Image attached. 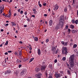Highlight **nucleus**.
Segmentation results:
<instances>
[{
	"instance_id": "obj_25",
	"label": "nucleus",
	"mask_w": 78,
	"mask_h": 78,
	"mask_svg": "<svg viewBox=\"0 0 78 78\" xmlns=\"http://www.w3.org/2000/svg\"><path fill=\"white\" fill-rule=\"evenodd\" d=\"M45 75H46V78L48 77V73H47V72H46L45 73Z\"/></svg>"
},
{
	"instance_id": "obj_47",
	"label": "nucleus",
	"mask_w": 78,
	"mask_h": 78,
	"mask_svg": "<svg viewBox=\"0 0 78 78\" xmlns=\"http://www.w3.org/2000/svg\"><path fill=\"white\" fill-rule=\"evenodd\" d=\"M68 27H69V26H68V25H66V30L67 29V28H68Z\"/></svg>"
},
{
	"instance_id": "obj_52",
	"label": "nucleus",
	"mask_w": 78,
	"mask_h": 78,
	"mask_svg": "<svg viewBox=\"0 0 78 78\" xmlns=\"http://www.w3.org/2000/svg\"><path fill=\"white\" fill-rule=\"evenodd\" d=\"M57 60H56V59L54 61V62H55V63H56V62H57Z\"/></svg>"
},
{
	"instance_id": "obj_55",
	"label": "nucleus",
	"mask_w": 78,
	"mask_h": 78,
	"mask_svg": "<svg viewBox=\"0 0 78 78\" xmlns=\"http://www.w3.org/2000/svg\"><path fill=\"white\" fill-rule=\"evenodd\" d=\"M44 16H45V17H47V14H44Z\"/></svg>"
},
{
	"instance_id": "obj_46",
	"label": "nucleus",
	"mask_w": 78,
	"mask_h": 78,
	"mask_svg": "<svg viewBox=\"0 0 78 78\" xmlns=\"http://www.w3.org/2000/svg\"><path fill=\"white\" fill-rule=\"evenodd\" d=\"M37 13V11H36L34 12V13L35 14H36Z\"/></svg>"
},
{
	"instance_id": "obj_11",
	"label": "nucleus",
	"mask_w": 78,
	"mask_h": 78,
	"mask_svg": "<svg viewBox=\"0 0 78 78\" xmlns=\"http://www.w3.org/2000/svg\"><path fill=\"white\" fill-rule=\"evenodd\" d=\"M67 73L68 74V75H71V72H70V71L69 69H67Z\"/></svg>"
},
{
	"instance_id": "obj_19",
	"label": "nucleus",
	"mask_w": 78,
	"mask_h": 78,
	"mask_svg": "<svg viewBox=\"0 0 78 78\" xmlns=\"http://www.w3.org/2000/svg\"><path fill=\"white\" fill-rule=\"evenodd\" d=\"M9 14L8 15V17H11V10H9Z\"/></svg>"
},
{
	"instance_id": "obj_39",
	"label": "nucleus",
	"mask_w": 78,
	"mask_h": 78,
	"mask_svg": "<svg viewBox=\"0 0 78 78\" xmlns=\"http://www.w3.org/2000/svg\"><path fill=\"white\" fill-rule=\"evenodd\" d=\"M49 41V40L47 39L46 40V43H47V42H48Z\"/></svg>"
},
{
	"instance_id": "obj_5",
	"label": "nucleus",
	"mask_w": 78,
	"mask_h": 78,
	"mask_svg": "<svg viewBox=\"0 0 78 78\" xmlns=\"http://www.w3.org/2000/svg\"><path fill=\"white\" fill-rule=\"evenodd\" d=\"M55 76L56 78H60L61 77V74L59 73H55Z\"/></svg>"
},
{
	"instance_id": "obj_61",
	"label": "nucleus",
	"mask_w": 78,
	"mask_h": 78,
	"mask_svg": "<svg viewBox=\"0 0 78 78\" xmlns=\"http://www.w3.org/2000/svg\"><path fill=\"white\" fill-rule=\"evenodd\" d=\"M5 55H8V52H6L5 53Z\"/></svg>"
},
{
	"instance_id": "obj_38",
	"label": "nucleus",
	"mask_w": 78,
	"mask_h": 78,
	"mask_svg": "<svg viewBox=\"0 0 78 78\" xmlns=\"http://www.w3.org/2000/svg\"><path fill=\"white\" fill-rule=\"evenodd\" d=\"M16 62H17V63H18V62L19 63V59H17V60Z\"/></svg>"
},
{
	"instance_id": "obj_13",
	"label": "nucleus",
	"mask_w": 78,
	"mask_h": 78,
	"mask_svg": "<svg viewBox=\"0 0 78 78\" xmlns=\"http://www.w3.org/2000/svg\"><path fill=\"white\" fill-rule=\"evenodd\" d=\"M37 52L38 53V55H40L41 53V50H40V49H38Z\"/></svg>"
},
{
	"instance_id": "obj_18",
	"label": "nucleus",
	"mask_w": 78,
	"mask_h": 78,
	"mask_svg": "<svg viewBox=\"0 0 78 78\" xmlns=\"http://www.w3.org/2000/svg\"><path fill=\"white\" fill-rule=\"evenodd\" d=\"M70 27L72 29H73L74 28V25H70Z\"/></svg>"
},
{
	"instance_id": "obj_30",
	"label": "nucleus",
	"mask_w": 78,
	"mask_h": 78,
	"mask_svg": "<svg viewBox=\"0 0 78 78\" xmlns=\"http://www.w3.org/2000/svg\"><path fill=\"white\" fill-rule=\"evenodd\" d=\"M71 22H72V23H75V20L73 19V20H72Z\"/></svg>"
},
{
	"instance_id": "obj_57",
	"label": "nucleus",
	"mask_w": 78,
	"mask_h": 78,
	"mask_svg": "<svg viewBox=\"0 0 78 78\" xmlns=\"http://www.w3.org/2000/svg\"><path fill=\"white\" fill-rule=\"evenodd\" d=\"M31 16H32V17H34H34H35V16H34V15H32Z\"/></svg>"
},
{
	"instance_id": "obj_48",
	"label": "nucleus",
	"mask_w": 78,
	"mask_h": 78,
	"mask_svg": "<svg viewBox=\"0 0 78 78\" xmlns=\"http://www.w3.org/2000/svg\"><path fill=\"white\" fill-rule=\"evenodd\" d=\"M5 16V17H8V14L6 15Z\"/></svg>"
},
{
	"instance_id": "obj_59",
	"label": "nucleus",
	"mask_w": 78,
	"mask_h": 78,
	"mask_svg": "<svg viewBox=\"0 0 78 78\" xmlns=\"http://www.w3.org/2000/svg\"><path fill=\"white\" fill-rule=\"evenodd\" d=\"M44 6H46V3H44L43 4Z\"/></svg>"
},
{
	"instance_id": "obj_37",
	"label": "nucleus",
	"mask_w": 78,
	"mask_h": 78,
	"mask_svg": "<svg viewBox=\"0 0 78 78\" xmlns=\"http://www.w3.org/2000/svg\"><path fill=\"white\" fill-rule=\"evenodd\" d=\"M68 31L69 32V33H70L71 31V30H70V29H68Z\"/></svg>"
},
{
	"instance_id": "obj_26",
	"label": "nucleus",
	"mask_w": 78,
	"mask_h": 78,
	"mask_svg": "<svg viewBox=\"0 0 78 78\" xmlns=\"http://www.w3.org/2000/svg\"><path fill=\"white\" fill-rule=\"evenodd\" d=\"M34 59V58H32L30 59V60L29 61V62H32V61H33V60Z\"/></svg>"
},
{
	"instance_id": "obj_41",
	"label": "nucleus",
	"mask_w": 78,
	"mask_h": 78,
	"mask_svg": "<svg viewBox=\"0 0 78 78\" xmlns=\"http://www.w3.org/2000/svg\"><path fill=\"white\" fill-rule=\"evenodd\" d=\"M61 43V44H62V45H64V44H65V43H64V41H62Z\"/></svg>"
},
{
	"instance_id": "obj_43",
	"label": "nucleus",
	"mask_w": 78,
	"mask_h": 78,
	"mask_svg": "<svg viewBox=\"0 0 78 78\" xmlns=\"http://www.w3.org/2000/svg\"><path fill=\"white\" fill-rule=\"evenodd\" d=\"M59 50L58 49L57 51H55V54H56L57 53H58V51Z\"/></svg>"
},
{
	"instance_id": "obj_33",
	"label": "nucleus",
	"mask_w": 78,
	"mask_h": 78,
	"mask_svg": "<svg viewBox=\"0 0 78 78\" xmlns=\"http://www.w3.org/2000/svg\"><path fill=\"white\" fill-rule=\"evenodd\" d=\"M8 44V41H6L5 43V45H7Z\"/></svg>"
},
{
	"instance_id": "obj_1",
	"label": "nucleus",
	"mask_w": 78,
	"mask_h": 78,
	"mask_svg": "<svg viewBox=\"0 0 78 78\" xmlns=\"http://www.w3.org/2000/svg\"><path fill=\"white\" fill-rule=\"evenodd\" d=\"M62 54L63 55H67V53H68V50H67V48L66 47H63L62 49Z\"/></svg>"
},
{
	"instance_id": "obj_63",
	"label": "nucleus",
	"mask_w": 78,
	"mask_h": 78,
	"mask_svg": "<svg viewBox=\"0 0 78 78\" xmlns=\"http://www.w3.org/2000/svg\"><path fill=\"white\" fill-rule=\"evenodd\" d=\"M19 43H20V44H22V42L20 41Z\"/></svg>"
},
{
	"instance_id": "obj_62",
	"label": "nucleus",
	"mask_w": 78,
	"mask_h": 78,
	"mask_svg": "<svg viewBox=\"0 0 78 78\" xmlns=\"http://www.w3.org/2000/svg\"><path fill=\"white\" fill-rule=\"evenodd\" d=\"M33 11H34V12L36 11V9H33Z\"/></svg>"
},
{
	"instance_id": "obj_3",
	"label": "nucleus",
	"mask_w": 78,
	"mask_h": 78,
	"mask_svg": "<svg viewBox=\"0 0 78 78\" xmlns=\"http://www.w3.org/2000/svg\"><path fill=\"white\" fill-rule=\"evenodd\" d=\"M35 76L37 78H41V76H42V74L41 73H38V74L35 75Z\"/></svg>"
},
{
	"instance_id": "obj_23",
	"label": "nucleus",
	"mask_w": 78,
	"mask_h": 78,
	"mask_svg": "<svg viewBox=\"0 0 78 78\" xmlns=\"http://www.w3.org/2000/svg\"><path fill=\"white\" fill-rule=\"evenodd\" d=\"M76 47H77V45H76V44H74L73 45V48H76Z\"/></svg>"
},
{
	"instance_id": "obj_60",
	"label": "nucleus",
	"mask_w": 78,
	"mask_h": 78,
	"mask_svg": "<svg viewBox=\"0 0 78 78\" xmlns=\"http://www.w3.org/2000/svg\"><path fill=\"white\" fill-rule=\"evenodd\" d=\"M27 21H30V19L29 18H28L27 19Z\"/></svg>"
},
{
	"instance_id": "obj_28",
	"label": "nucleus",
	"mask_w": 78,
	"mask_h": 78,
	"mask_svg": "<svg viewBox=\"0 0 78 78\" xmlns=\"http://www.w3.org/2000/svg\"><path fill=\"white\" fill-rule=\"evenodd\" d=\"M78 20H75V23L77 25V24H78Z\"/></svg>"
},
{
	"instance_id": "obj_17",
	"label": "nucleus",
	"mask_w": 78,
	"mask_h": 78,
	"mask_svg": "<svg viewBox=\"0 0 78 78\" xmlns=\"http://www.w3.org/2000/svg\"><path fill=\"white\" fill-rule=\"evenodd\" d=\"M11 23H12L11 25L12 27L14 26H16V24L15 23H13V22H11Z\"/></svg>"
},
{
	"instance_id": "obj_51",
	"label": "nucleus",
	"mask_w": 78,
	"mask_h": 78,
	"mask_svg": "<svg viewBox=\"0 0 78 78\" xmlns=\"http://www.w3.org/2000/svg\"><path fill=\"white\" fill-rule=\"evenodd\" d=\"M18 12H20V9H19L18 10Z\"/></svg>"
},
{
	"instance_id": "obj_16",
	"label": "nucleus",
	"mask_w": 78,
	"mask_h": 78,
	"mask_svg": "<svg viewBox=\"0 0 78 78\" xmlns=\"http://www.w3.org/2000/svg\"><path fill=\"white\" fill-rule=\"evenodd\" d=\"M55 10H57V9H58L59 7L58 6V5H56L55 6Z\"/></svg>"
},
{
	"instance_id": "obj_54",
	"label": "nucleus",
	"mask_w": 78,
	"mask_h": 78,
	"mask_svg": "<svg viewBox=\"0 0 78 78\" xmlns=\"http://www.w3.org/2000/svg\"><path fill=\"white\" fill-rule=\"evenodd\" d=\"M48 78H52V76H49V77Z\"/></svg>"
},
{
	"instance_id": "obj_64",
	"label": "nucleus",
	"mask_w": 78,
	"mask_h": 78,
	"mask_svg": "<svg viewBox=\"0 0 78 78\" xmlns=\"http://www.w3.org/2000/svg\"><path fill=\"white\" fill-rule=\"evenodd\" d=\"M77 15L78 16V10L77 11Z\"/></svg>"
},
{
	"instance_id": "obj_45",
	"label": "nucleus",
	"mask_w": 78,
	"mask_h": 78,
	"mask_svg": "<svg viewBox=\"0 0 78 78\" xmlns=\"http://www.w3.org/2000/svg\"><path fill=\"white\" fill-rule=\"evenodd\" d=\"M18 67L19 68H20V67H22V65L21 64L19 65V66H18Z\"/></svg>"
},
{
	"instance_id": "obj_44",
	"label": "nucleus",
	"mask_w": 78,
	"mask_h": 78,
	"mask_svg": "<svg viewBox=\"0 0 78 78\" xmlns=\"http://www.w3.org/2000/svg\"><path fill=\"white\" fill-rule=\"evenodd\" d=\"M23 12L22 10L21 11L20 13L21 14H23Z\"/></svg>"
},
{
	"instance_id": "obj_35",
	"label": "nucleus",
	"mask_w": 78,
	"mask_h": 78,
	"mask_svg": "<svg viewBox=\"0 0 78 78\" xmlns=\"http://www.w3.org/2000/svg\"><path fill=\"white\" fill-rule=\"evenodd\" d=\"M60 74H61V75L63 74V71H60Z\"/></svg>"
},
{
	"instance_id": "obj_6",
	"label": "nucleus",
	"mask_w": 78,
	"mask_h": 78,
	"mask_svg": "<svg viewBox=\"0 0 78 78\" xmlns=\"http://www.w3.org/2000/svg\"><path fill=\"white\" fill-rule=\"evenodd\" d=\"M64 16H60V22H64Z\"/></svg>"
},
{
	"instance_id": "obj_15",
	"label": "nucleus",
	"mask_w": 78,
	"mask_h": 78,
	"mask_svg": "<svg viewBox=\"0 0 78 78\" xmlns=\"http://www.w3.org/2000/svg\"><path fill=\"white\" fill-rule=\"evenodd\" d=\"M40 70V68H37V67L36 68V71L37 72H38Z\"/></svg>"
},
{
	"instance_id": "obj_24",
	"label": "nucleus",
	"mask_w": 78,
	"mask_h": 78,
	"mask_svg": "<svg viewBox=\"0 0 78 78\" xmlns=\"http://www.w3.org/2000/svg\"><path fill=\"white\" fill-rule=\"evenodd\" d=\"M3 9H1L0 10V14H2L3 12Z\"/></svg>"
},
{
	"instance_id": "obj_10",
	"label": "nucleus",
	"mask_w": 78,
	"mask_h": 78,
	"mask_svg": "<svg viewBox=\"0 0 78 78\" xmlns=\"http://www.w3.org/2000/svg\"><path fill=\"white\" fill-rule=\"evenodd\" d=\"M45 69V66H41V70H44Z\"/></svg>"
},
{
	"instance_id": "obj_2",
	"label": "nucleus",
	"mask_w": 78,
	"mask_h": 78,
	"mask_svg": "<svg viewBox=\"0 0 78 78\" xmlns=\"http://www.w3.org/2000/svg\"><path fill=\"white\" fill-rule=\"evenodd\" d=\"M74 57H75V55H71L69 59V62H73Z\"/></svg>"
},
{
	"instance_id": "obj_20",
	"label": "nucleus",
	"mask_w": 78,
	"mask_h": 78,
	"mask_svg": "<svg viewBox=\"0 0 78 78\" xmlns=\"http://www.w3.org/2000/svg\"><path fill=\"white\" fill-rule=\"evenodd\" d=\"M34 40L35 41H38V38H37V37H35L34 38Z\"/></svg>"
},
{
	"instance_id": "obj_27",
	"label": "nucleus",
	"mask_w": 78,
	"mask_h": 78,
	"mask_svg": "<svg viewBox=\"0 0 78 78\" xmlns=\"http://www.w3.org/2000/svg\"><path fill=\"white\" fill-rule=\"evenodd\" d=\"M66 65L68 67V68H69V64H68V63L66 62Z\"/></svg>"
},
{
	"instance_id": "obj_21",
	"label": "nucleus",
	"mask_w": 78,
	"mask_h": 78,
	"mask_svg": "<svg viewBox=\"0 0 78 78\" xmlns=\"http://www.w3.org/2000/svg\"><path fill=\"white\" fill-rule=\"evenodd\" d=\"M22 51H21L19 52V54L20 56H21V55H22Z\"/></svg>"
},
{
	"instance_id": "obj_36",
	"label": "nucleus",
	"mask_w": 78,
	"mask_h": 78,
	"mask_svg": "<svg viewBox=\"0 0 78 78\" xmlns=\"http://www.w3.org/2000/svg\"><path fill=\"white\" fill-rule=\"evenodd\" d=\"M64 11L65 12H67V8H65Z\"/></svg>"
},
{
	"instance_id": "obj_22",
	"label": "nucleus",
	"mask_w": 78,
	"mask_h": 78,
	"mask_svg": "<svg viewBox=\"0 0 78 78\" xmlns=\"http://www.w3.org/2000/svg\"><path fill=\"white\" fill-rule=\"evenodd\" d=\"M75 31H76L75 30H72V33H73V34H74V33H75Z\"/></svg>"
},
{
	"instance_id": "obj_58",
	"label": "nucleus",
	"mask_w": 78,
	"mask_h": 78,
	"mask_svg": "<svg viewBox=\"0 0 78 78\" xmlns=\"http://www.w3.org/2000/svg\"><path fill=\"white\" fill-rule=\"evenodd\" d=\"M11 51H8V53H11Z\"/></svg>"
},
{
	"instance_id": "obj_9",
	"label": "nucleus",
	"mask_w": 78,
	"mask_h": 78,
	"mask_svg": "<svg viewBox=\"0 0 78 78\" xmlns=\"http://www.w3.org/2000/svg\"><path fill=\"white\" fill-rule=\"evenodd\" d=\"M70 62V66L71 68L73 69V67H74V63L73 62Z\"/></svg>"
},
{
	"instance_id": "obj_50",
	"label": "nucleus",
	"mask_w": 78,
	"mask_h": 78,
	"mask_svg": "<svg viewBox=\"0 0 78 78\" xmlns=\"http://www.w3.org/2000/svg\"><path fill=\"white\" fill-rule=\"evenodd\" d=\"M25 14L26 15V16H27V12H25Z\"/></svg>"
},
{
	"instance_id": "obj_29",
	"label": "nucleus",
	"mask_w": 78,
	"mask_h": 78,
	"mask_svg": "<svg viewBox=\"0 0 78 78\" xmlns=\"http://www.w3.org/2000/svg\"><path fill=\"white\" fill-rule=\"evenodd\" d=\"M67 42H65L64 46H67Z\"/></svg>"
},
{
	"instance_id": "obj_31",
	"label": "nucleus",
	"mask_w": 78,
	"mask_h": 78,
	"mask_svg": "<svg viewBox=\"0 0 78 78\" xmlns=\"http://www.w3.org/2000/svg\"><path fill=\"white\" fill-rule=\"evenodd\" d=\"M66 58L65 57H63L62 59V60L63 61H66Z\"/></svg>"
},
{
	"instance_id": "obj_14",
	"label": "nucleus",
	"mask_w": 78,
	"mask_h": 78,
	"mask_svg": "<svg viewBox=\"0 0 78 78\" xmlns=\"http://www.w3.org/2000/svg\"><path fill=\"white\" fill-rule=\"evenodd\" d=\"M4 5H2L0 6V9H3L4 8Z\"/></svg>"
},
{
	"instance_id": "obj_4",
	"label": "nucleus",
	"mask_w": 78,
	"mask_h": 78,
	"mask_svg": "<svg viewBox=\"0 0 78 78\" xmlns=\"http://www.w3.org/2000/svg\"><path fill=\"white\" fill-rule=\"evenodd\" d=\"M56 48L55 47H52L51 49V51H53L52 52L53 54H55V51H56Z\"/></svg>"
},
{
	"instance_id": "obj_42",
	"label": "nucleus",
	"mask_w": 78,
	"mask_h": 78,
	"mask_svg": "<svg viewBox=\"0 0 78 78\" xmlns=\"http://www.w3.org/2000/svg\"><path fill=\"white\" fill-rule=\"evenodd\" d=\"M56 30H58L59 29V27L58 26H56Z\"/></svg>"
},
{
	"instance_id": "obj_40",
	"label": "nucleus",
	"mask_w": 78,
	"mask_h": 78,
	"mask_svg": "<svg viewBox=\"0 0 78 78\" xmlns=\"http://www.w3.org/2000/svg\"><path fill=\"white\" fill-rule=\"evenodd\" d=\"M29 46L30 47V48H29V50H30L31 51V50H32V48H31V46L29 45Z\"/></svg>"
},
{
	"instance_id": "obj_32",
	"label": "nucleus",
	"mask_w": 78,
	"mask_h": 78,
	"mask_svg": "<svg viewBox=\"0 0 78 78\" xmlns=\"http://www.w3.org/2000/svg\"><path fill=\"white\" fill-rule=\"evenodd\" d=\"M52 14L53 15V16H55V15L56 14V13L53 11L52 12Z\"/></svg>"
},
{
	"instance_id": "obj_34",
	"label": "nucleus",
	"mask_w": 78,
	"mask_h": 78,
	"mask_svg": "<svg viewBox=\"0 0 78 78\" xmlns=\"http://www.w3.org/2000/svg\"><path fill=\"white\" fill-rule=\"evenodd\" d=\"M7 72L8 73H11V71L10 70H9L7 71Z\"/></svg>"
},
{
	"instance_id": "obj_49",
	"label": "nucleus",
	"mask_w": 78,
	"mask_h": 78,
	"mask_svg": "<svg viewBox=\"0 0 78 78\" xmlns=\"http://www.w3.org/2000/svg\"><path fill=\"white\" fill-rule=\"evenodd\" d=\"M38 5H39L40 7H42V5L41 4H38Z\"/></svg>"
},
{
	"instance_id": "obj_56",
	"label": "nucleus",
	"mask_w": 78,
	"mask_h": 78,
	"mask_svg": "<svg viewBox=\"0 0 78 78\" xmlns=\"http://www.w3.org/2000/svg\"><path fill=\"white\" fill-rule=\"evenodd\" d=\"M16 15H17V13H15L14 15V16H16Z\"/></svg>"
},
{
	"instance_id": "obj_7",
	"label": "nucleus",
	"mask_w": 78,
	"mask_h": 78,
	"mask_svg": "<svg viewBox=\"0 0 78 78\" xmlns=\"http://www.w3.org/2000/svg\"><path fill=\"white\" fill-rule=\"evenodd\" d=\"M63 25H64V24H63V21H60V22L59 23V26L61 27V28H62Z\"/></svg>"
},
{
	"instance_id": "obj_53",
	"label": "nucleus",
	"mask_w": 78,
	"mask_h": 78,
	"mask_svg": "<svg viewBox=\"0 0 78 78\" xmlns=\"http://www.w3.org/2000/svg\"><path fill=\"white\" fill-rule=\"evenodd\" d=\"M7 73H8V71H6L5 73V75H6V74Z\"/></svg>"
},
{
	"instance_id": "obj_8",
	"label": "nucleus",
	"mask_w": 78,
	"mask_h": 78,
	"mask_svg": "<svg viewBox=\"0 0 78 78\" xmlns=\"http://www.w3.org/2000/svg\"><path fill=\"white\" fill-rule=\"evenodd\" d=\"M27 71L25 69H23L21 73V75H23L24 73H26Z\"/></svg>"
},
{
	"instance_id": "obj_12",
	"label": "nucleus",
	"mask_w": 78,
	"mask_h": 78,
	"mask_svg": "<svg viewBox=\"0 0 78 78\" xmlns=\"http://www.w3.org/2000/svg\"><path fill=\"white\" fill-rule=\"evenodd\" d=\"M52 23H53V21L52 20H50L49 22L50 26L52 25Z\"/></svg>"
}]
</instances>
